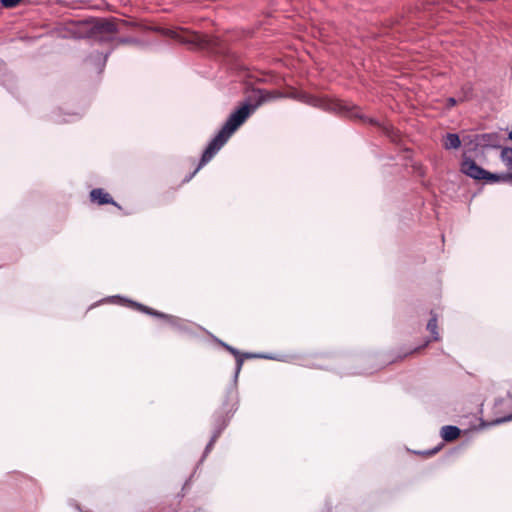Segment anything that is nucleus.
I'll use <instances>...</instances> for the list:
<instances>
[{
	"label": "nucleus",
	"instance_id": "1",
	"mask_svg": "<svg viewBox=\"0 0 512 512\" xmlns=\"http://www.w3.org/2000/svg\"><path fill=\"white\" fill-rule=\"evenodd\" d=\"M257 110V105H250V102H243L222 126L221 130L208 143L204 150L197 168L184 181H190L193 176L207 164L218 151L227 143L230 137L246 122V120Z\"/></svg>",
	"mask_w": 512,
	"mask_h": 512
},
{
	"label": "nucleus",
	"instance_id": "2",
	"mask_svg": "<svg viewBox=\"0 0 512 512\" xmlns=\"http://www.w3.org/2000/svg\"><path fill=\"white\" fill-rule=\"evenodd\" d=\"M121 24L110 20H85L79 23V37L92 39L99 44H109L110 48L115 44V34L122 30Z\"/></svg>",
	"mask_w": 512,
	"mask_h": 512
},
{
	"label": "nucleus",
	"instance_id": "3",
	"mask_svg": "<svg viewBox=\"0 0 512 512\" xmlns=\"http://www.w3.org/2000/svg\"><path fill=\"white\" fill-rule=\"evenodd\" d=\"M109 300L111 302H114V303L125 302L129 306L134 307V308H136L137 310H139V311H141L143 313H146V314L151 315V316L162 318V319L166 320L167 323L172 328H174L175 330H177L179 332H187L188 331L187 321L182 319V318H179L177 316H173V315H169V314H165V313L159 312V311L154 310V309H152L150 307H147V306H145V305H143L141 303H137V302H134L132 300H128V299L122 298L121 296H118V295L110 297Z\"/></svg>",
	"mask_w": 512,
	"mask_h": 512
},
{
	"label": "nucleus",
	"instance_id": "4",
	"mask_svg": "<svg viewBox=\"0 0 512 512\" xmlns=\"http://www.w3.org/2000/svg\"><path fill=\"white\" fill-rule=\"evenodd\" d=\"M501 137L496 132L472 134L463 137V147L471 148L476 153L480 148H498L500 147Z\"/></svg>",
	"mask_w": 512,
	"mask_h": 512
},
{
	"label": "nucleus",
	"instance_id": "5",
	"mask_svg": "<svg viewBox=\"0 0 512 512\" xmlns=\"http://www.w3.org/2000/svg\"><path fill=\"white\" fill-rule=\"evenodd\" d=\"M474 154L471 148L463 147L460 172L473 180L479 181L482 180L485 169L476 164L473 159Z\"/></svg>",
	"mask_w": 512,
	"mask_h": 512
},
{
	"label": "nucleus",
	"instance_id": "6",
	"mask_svg": "<svg viewBox=\"0 0 512 512\" xmlns=\"http://www.w3.org/2000/svg\"><path fill=\"white\" fill-rule=\"evenodd\" d=\"M236 402L237 400H227V397L225 398L223 402L222 410L219 412H216L213 415V432H217L219 430V436L223 432V430L227 427L232 415L236 411Z\"/></svg>",
	"mask_w": 512,
	"mask_h": 512
},
{
	"label": "nucleus",
	"instance_id": "7",
	"mask_svg": "<svg viewBox=\"0 0 512 512\" xmlns=\"http://www.w3.org/2000/svg\"><path fill=\"white\" fill-rule=\"evenodd\" d=\"M140 41L134 37H116L115 44L105 53L103 52H94L88 57V61L95 62L99 72H102L108 57L112 53V51L121 44H139Z\"/></svg>",
	"mask_w": 512,
	"mask_h": 512
},
{
	"label": "nucleus",
	"instance_id": "8",
	"mask_svg": "<svg viewBox=\"0 0 512 512\" xmlns=\"http://www.w3.org/2000/svg\"><path fill=\"white\" fill-rule=\"evenodd\" d=\"M218 343L222 347H224L228 352H230L233 356H235V358H236V367H235V372H234V377H233V384L228 388L226 394H227V400H229V399L237 400V387L236 386H237V381H238L240 371H241L243 363H244V358L241 355V352L239 350H237L236 348L228 345L227 343H225L221 340H218Z\"/></svg>",
	"mask_w": 512,
	"mask_h": 512
},
{
	"label": "nucleus",
	"instance_id": "9",
	"mask_svg": "<svg viewBox=\"0 0 512 512\" xmlns=\"http://www.w3.org/2000/svg\"><path fill=\"white\" fill-rule=\"evenodd\" d=\"M301 100L311 106L320 107L326 110H336L343 108L340 103L331 102L326 99L318 98L307 94H304Z\"/></svg>",
	"mask_w": 512,
	"mask_h": 512
},
{
	"label": "nucleus",
	"instance_id": "10",
	"mask_svg": "<svg viewBox=\"0 0 512 512\" xmlns=\"http://www.w3.org/2000/svg\"><path fill=\"white\" fill-rule=\"evenodd\" d=\"M278 96L271 91L264 89L254 90L253 95L250 96L249 102L250 105H257V109L262 106L264 103L269 102Z\"/></svg>",
	"mask_w": 512,
	"mask_h": 512
},
{
	"label": "nucleus",
	"instance_id": "11",
	"mask_svg": "<svg viewBox=\"0 0 512 512\" xmlns=\"http://www.w3.org/2000/svg\"><path fill=\"white\" fill-rule=\"evenodd\" d=\"M90 199L92 202H96L99 205L113 204L116 205L110 194L106 193L101 188H95L90 192Z\"/></svg>",
	"mask_w": 512,
	"mask_h": 512
},
{
	"label": "nucleus",
	"instance_id": "12",
	"mask_svg": "<svg viewBox=\"0 0 512 512\" xmlns=\"http://www.w3.org/2000/svg\"><path fill=\"white\" fill-rule=\"evenodd\" d=\"M164 34L167 35V36H170L172 38L178 39L179 41L184 42V43H193V44H197V45H204L205 44V41H204L203 37L201 35H199V34H196V33H193L191 35L190 39H183V38H181L179 36L177 31L170 30V29L165 30Z\"/></svg>",
	"mask_w": 512,
	"mask_h": 512
},
{
	"label": "nucleus",
	"instance_id": "13",
	"mask_svg": "<svg viewBox=\"0 0 512 512\" xmlns=\"http://www.w3.org/2000/svg\"><path fill=\"white\" fill-rule=\"evenodd\" d=\"M461 430L454 425H445L441 428V437L447 441H453L459 437Z\"/></svg>",
	"mask_w": 512,
	"mask_h": 512
},
{
	"label": "nucleus",
	"instance_id": "14",
	"mask_svg": "<svg viewBox=\"0 0 512 512\" xmlns=\"http://www.w3.org/2000/svg\"><path fill=\"white\" fill-rule=\"evenodd\" d=\"M482 180H485L489 183H496V182H507L512 180V175L505 174V173H491L487 170H484L483 178Z\"/></svg>",
	"mask_w": 512,
	"mask_h": 512
},
{
	"label": "nucleus",
	"instance_id": "15",
	"mask_svg": "<svg viewBox=\"0 0 512 512\" xmlns=\"http://www.w3.org/2000/svg\"><path fill=\"white\" fill-rule=\"evenodd\" d=\"M461 146V140L456 133H447L443 139V147L446 150L458 149Z\"/></svg>",
	"mask_w": 512,
	"mask_h": 512
},
{
	"label": "nucleus",
	"instance_id": "16",
	"mask_svg": "<svg viewBox=\"0 0 512 512\" xmlns=\"http://www.w3.org/2000/svg\"><path fill=\"white\" fill-rule=\"evenodd\" d=\"M81 116H82L81 113L73 112V113H68L67 118H61L60 113L58 111H54L52 113V120L56 123H67V122L76 121V120L80 119Z\"/></svg>",
	"mask_w": 512,
	"mask_h": 512
},
{
	"label": "nucleus",
	"instance_id": "17",
	"mask_svg": "<svg viewBox=\"0 0 512 512\" xmlns=\"http://www.w3.org/2000/svg\"><path fill=\"white\" fill-rule=\"evenodd\" d=\"M437 321V315L431 311V318L429 319L426 328L431 333L432 338L435 341H438L440 339Z\"/></svg>",
	"mask_w": 512,
	"mask_h": 512
},
{
	"label": "nucleus",
	"instance_id": "18",
	"mask_svg": "<svg viewBox=\"0 0 512 512\" xmlns=\"http://www.w3.org/2000/svg\"><path fill=\"white\" fill-rule=\"evenodd\" d=\"M244 360L245 359H252V358H261V359H270V360H278L283 361L284 358L280 356H273L271 354H257V353H241Z\"/></svg>",
	"mask_w": 512,
	"mask_h": 512
},
{
	"label": "nucleus",
	"instance_id": "19",
	"mask_svg": "<svg viewBox=\"0 0 512 512\" xmlns=\"http://www.w3.org/2000/svg\"><path fill=\"white\" fill-rule=\"evenodd\" d=\"M461 96L459 98L460 101H467L473 97V86L471 83H466L461 88Z\"/></svg>",
	"mask_w": 512,
	"mask_h": 512
},
{
	"label": "nucleus",
	"instance_id": "20",
	"mask_svg": "<svg viewBox=\"0 0 512 512\" xmlns=\"http://www.w3.org/2000/svg\"><path fill=\"white\" fill-rule=\"evenodd\" d=\"M218 438H219V430L217 432H212L211 439L205 447V450H204V453H203V456H202L200 462H202L207 457V455L211 452V450L213 449V446Z\"/></svg>",
	"mask_w": 512,
	"mask_h": 512
},
{
	"label": "nucleus",
	"instance_id": "21",
	"mask_svg": "<svg viewBox=\"0 0 512 512\" xmlns=\"http://www.w3.org/2000/svg\"><path fill=\"white\" fill-rule=\"evenodd\" d=\"M350 115L353 116V117H359L362 119V116H360L358 110H356L355 108H353L351 111H350ZM363 121H369V123H371L372 125H379L378 121L372 119V118H363Z\"/></svg>",
	"mask_w": 512,
	"mask_h": 512
},
{
	"label": "nucleus",
	"instance_id": "22",
	"mask_svg": "<svg viewBox=\"0 0 512 512\" xmlns=\"http://www.w3.org/2000/svg\"><path fill=\"white\" fill-rule=\"evenodd\" d=\"M21 0H0L1 5L5 8H13L20 3Z\"/></svg>",
	"mask_w": 512,
	"mask_h": 512
},
{
	"label": "nucleus",
	"instance_id": "23",
	"mask_svg": "<svg viewBox=\"0 0 512 512\" xmlns=\"http://www.w3.org/2000/svg\"><path fill=\"white\" fill-rule=\"evenodd\" d=\"M511 420H512V413L510 415H508V416H504L502 418L496 419L494 423L500 424V423L508 422V421H511Z\"/></svg>",
	"mask_w": 512,
	"mask_h": 512
},
{
	"label": "nucleus",
	"instance_id": "24",
	"mask_svg": "<svg viewBox=\"0 0 512 512\" xmlns=\"http://www.w3.org/2000/svg\"><path fill=\"white\" fill-rule=\"evenodd\" d=\"M439 450H440V447H435V448H433V449H431V450H427V451L420 452V453H421V454H424V455L431 456V455L436 454Z\"/></svg>",
	"mask_w": 512,
	"mask_h": 512
},
{
	"label": "nucleus",
	"instance_id": "25",
	"mask_svg": "<svg viewBox=\"0 0 512 512\" xmlns=\"http://www.w3.org/2000/svg\"><path fill=\"white\" fill-rule=\"evenodd\" d=\"M457 104V100L453 97L447 99V106L449 108L454 107Z\"/></svg>",
	"mask_w": 512,
	"mask_h": 512
},
{
	"label": "nucleus",
	"instance_id": "26",
	"mask_svg": "<svg viewBox=\"0 0 512 512\" xmlns=\"http://www.w3.org/2000/svg\"><path fill=\"white\" fill-rule=\"evenodd\" d=\"M349 374H367V372H363V371H354V372H350Z\"/></svg>",
	"mask_w": 512,
	"mask_h": 512
}]
</instances>
